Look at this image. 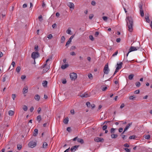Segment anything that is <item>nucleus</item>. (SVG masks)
I'll list each match as a JSON object with an SVG mask.
<instances>
[{"instance_id": "obj_22", "label": "nucleus", "mask_w": 152, "mask_h": 152, "mask_svg": "<svg viewBox=\"0 0 152 152\" xmlns=\"http://www.w3.org/2000/svg\"><path fill=\"white\" fill-rule=\"evenodd\" d=\"M137 138V137L135 135H133L132 136H130L129 137V139H135Z\"/></svg>"}, {"instance_id": "obj_21", "label": "nucleus", "mask_w": 152, "mask_h": 152, "mask_svg": "<svg viewBox=\"0 0 152 152\" xmlns=\"http://www.w3.org/2000/svg\"><path fill=\"white\" fill-rule=\"evenodd\" d=\"M77 142L80 143L81 144H83L84 143L83 140L81 138H78L77 139Z\"/></svg>"}, {"instance_id": "obj_12", "label": "nucleus", "mask_w": 152, "mask_h": 152, "mask_svg": "<svg viewBox=\"0 0 152 152\" xmlns=\"http://www.w3.org/2000/svg\"><path fill=\"white\" fill-rule=\"evenodd\" d=\"M34 98L37 101H39L40 99V96L38 94L35 95Z\"/></svg>"}, {"instance_id": "obj_42", "label": "nucleus", "mask_w": 152, "mask_h": 152, "mask_svg": "<svg viewBox=\"0 0 152 152\" xmlns=\"http://www.w3.org/2000/svg\"><path fill=\"white\" fill-rule=\"evenodd\" d=\"M107 128V126L105 125H104L102 127V129L103 130H105Z\"/></svg>"}, {"instance_id": "obj_8", "label": "nucleus", "mask_w": 152, "mask_h": 152, "mask_svg": "<svg viewBox=\"0 0 152 152\" xmlns=\"http://www.w3.org/2000/svg\"><path fill=\"white\" fill-rule=\"evenodd\" d=\"M79 147V145H75L72 146L70 149L71 151L72 152L75 151Z\"/></svg>"}, {"instance_id": "obj_44", "label": "nucleus", "mask_w": 152, "mask_h": 152, "mask_svg": "<svg viewBox=\"0 0 152 152\" xmlns=\"http://www.w3.org/2000/svg\"><path fill=\"white\" fill-rule=\"evenodd\" d=\"M139 93H140V91L139 90H136L134 92V93L135 94H139Z\"/></svg>"}, {"instance_id": "obj_13", "label": "nucleus", "mask_w": 152, "mask_h": 152, "mask_svg": "<svg viewBox=\"0 0 152 152\" xmlns=\"http://www.w3.org/2000/svg\"><path fill=\"white\" fill-rule=\"evenodd\" d=\"M28 89V87L27 86H26L24 87L23 90V94H25L27 92Z\"/></svg>"}, {"instance_id": "obj_28", "label": "nucleus", "mask_w": 152, "mask_h": 152, "mask_svg": "<svg viewBox=\"0 0 152 152\" xmlns=\"http://www.w3.org/2000/svg\"><path fill=\"white\" fill-rule=\"evenodd\" d=\"M22 145L21 144H18L17 145V148L18 150H20L22 148Z\"/></svg>"}, {"instance_id": "obj_48", "label": "nucleus", "mask_w": 152, "mask_h": 152, "mask_svg": "<svg viewBox=\"0 0 152 152\" xmlns=\"http://www.w3.org/2000/svg\"><path fill=\"white\" fill-rule=\"evenodd\" d=\"M70 55H71L72 56H75V55H76V54L75 53V52H74L73 51L71 52L70 53Z\"/></svg>"}, {"instance_id": "obj_16", "label": "nucleus", "mask_w": 152, "mask_h": 152, "mask_svg": "<svg viewBox=\"0 0 152 152\" xmlns=\"http://www.w3.org/2000/svg\"><path fill=\"white\" fill-rule=\"evenodd\" d=\"M42 120L41 117L40 115H38L37 117V120L39 123Z\"/></svg>"}, {"instance_id": "obj_14", "label": "nucleus", "mask_w": 152, "mask_h": 152, "mask_svg": "<svg viewBox=\"0 0 152 152\" xmlns=\"http://www.w3.org/2000/svg\"><path fill=\"white\" fill-rule=\"evenodd\" d=\"M48 84V82L46 80H44L42 83V86L44 87H46L47 86Z\"/></svg>"}, {"instance_id": "obj_7", "label": "nucleus", "mask_w": 152, "mask_h": 152, "mask_svg": "<svg viewBox=\"0 0 152 152\" xmlns=\"http://www.w3.org/2000/svg\"><path fill=\"white\" fill-rule=\"evenodd\" d=\"M139 44V47H135L133 46H131L129 50V53H130L131 52L137 50L139 48V47L140 46V44Z\"/></svg>"}, {"instance_id": "obj_35", "label": "nucleus", "mask_w": 152, "mask_h": 152, "mask_svg": "<svg viewBox=\"0 0 152 152\" xmlns=\"http://www.w3.org/2000/svg\"><path fill=\"white\" fill-rule=\"evenodd\" d=\"M7 77V75H5L3 77L2 82H4L6 80V78Z\"/></svg>"}, {"instance_id": "obj_41", "label": "nucleus", "mask_w": 152, "mask_h": 152, "mask_svg": "<svg viewBox=\"0 0 152 152\" xmlns=\"http://www.w3.org/2000/svg\"><path fill=\"white\" fill-rule=\"evenodd\" d=\"M89 38L90 39H91V40L92 41H93L94 39V38L93 36H92V35H91L89 36Z\"/></svg>"}, {"instance_id": "obj_9", "label": "nucleus", "mask_w": 152, "mask_h": 152, "mask_svg": "<svg viewBox=\"0 0 152 152\" xmlns=\"http://www.w3.org/2000/svg\"><path fill=\"white\" fill-rule=\"evenodd\" d=\"M132 123L131 122L130 123L128 124L127 126H126L124 129L123 132H122V134H124V132L126 131L130 127V126L132 124Z\"/></svg>"}, {"instance_id": "obj_45", "label": "nucleus", "mask_w": 152, "mask_h": 152, "mask_svg": "<svg viewBox=\"0 0 152 152\" xmlns=\"http://www.w3.org/2000/svg\"><path fill=\"white\" fill-rule=\"evenodd\" d=\"M71 30L69 29H67L66 31V32L68 34H71Z\"/></svg>"}, {"instance_id": "obj_56", "label": "nucleus", "mask_w": 152, "mask_h": 152, "mask_svg": "<svg viewBox=\"0 0 152 152\" xmlns=\"http://www.w3.org/2000/svg\"><path fill=\"white\" fill-rule=\"evenodd\" d=\"M96 4V3L94 1H93L91 2V4L93 6H95Z\"/></svg>"}, {"instance_id": "obj_47", "label": "nucleus", "mask_w": 152, "mask_h": 152, "mask_svg": "<svg viewBox=\"0 0 152 152\" xmlns=\"http://www.w3.org/2000/svg\"><path fill=\"white\" fill-rule=\"evenodd\" d=\"M66 130L67 131L69 132H70L71 131V129L70 127H68L67 128Z\"/></svg>"}, {"instance_id": "obj_23", "label": "nucleus", "mask_w": 152, "mask_h": 152, "mask_svg": "<svg viewBox=\"0 0 152 152\" xmlns=\"http://www.w3.org/2000/svg\"><path fill=\"white\" fill-rule=\"evenodd\" d=\"M134 76V74H130L129 76V79L130 80H132L133 79Z\"/></svg>"}, {"instance_id": "obj_32", "label": "nucleus", "mask_w": 152, "mask_h": 152, "mask_svg": "<svg viewBox=\"0 0 152 152\" xmlns=\"http://www.w3.org/2000/svg\"><path fill=\"white\" fill-rule=\"evenodd\" d=\"M23 110L25 111H26L28 109L26 105H24L23 106Z\"/></svg>"}, {"instance_id": "obj_57", "label": "nucleus", "mask_w": 152, "mask_h": 152, "mask_svg": "<svg viewBox=\"0 0 152 152\" xmlns=\"http://www.w3.org/2000/svg\"><path fill=\"white\" fill-rule=\"evenodd\" d=\"M93 16H94V15L93 14H91L89 15V18L90 19H92V18H93Z\"/></svg>"}, {"instance_id": "obj_1", "label": "nucleus", "mask_w": 152, "mask_h": 152, "mask_svg": "<svg viewBox=\"0 0 152 152\" xmlns=\"http://www.w3.org/2000/svg\"><path fill=\"white\" fill-rule=\"evenodd\" d=\"M126 20L129 31L130 32H132L133 26V21L132 18L131 17L127 16L126 17Z\"/></svg>"}, {"instance_id": "obj_34", "label": "nucleus", "mask_w": 152, "mask_h": 152, "mask_svg": "<svg viewBox=\"0 0 152 152\" xmlns=\"http://www.w3.org/2000/svg\"><path fill=\"white\" fill-rule=\"evenodd\" d=\"M90 95L89 94H88V93L87 94H84V96H83L84 97H86V98H87V97H89L90 96Z\"/></svg>"}, {"instance_id": "obj_20", "label": "nucleus", "mask_w": 152, "mask_h": 152, "mask_svg": "<svg viewBox=\"0 0 152 152\" xmlns=\"http://www.w3.org/2000/svg\"><path fill=\"white\" fill-rule=\"evenodd\" d=\"M48 146V145L46 142H44L43 143V145H42V148H47Z\"/></svg>"}, {"instance_id": "obj_4", "label": "nucleus", "mask_w": 152, "mask_h": 152, "mask_svg": "<svg viewBox=\"0 0 152 152\" xmlns=\"http://www.w3.org/2000/svg\"><path fill=\"white\" fill-rule=\"evenodd\" d=\"M103 71L104 74H107L109 73L110 70L108 68V63L106 64L104 66Z\"/></svg>"}, {"instance_id": "obj_11", "label": "nucleus", "mask_w": 152, "mask_h": 152, "mask_svg": "<svg viewBox=\"0 0 152 152\" xmlns=\"http://www.w3.org/2000/svg\"><path fill=\"white\" fill-rule=\"evenodd\" d=\"M94 140L96 142H99L104 141V139L102 138L97 137L94 138Z\"/></svg>"}, {"instance_id": "obj_58", "label": "nucleus", "mask_w": 152, "mask_h": 152, "mask_svg": "<svg viewBox=\"0 0 152 152\" xmlns=\"http://www.w3.org/2000/svg\"><path fill=\"white\" fill-rule=\"evenodd\" d=\"M123 130V129L122 128H120L118 129V131L119 132H121Z\"/></svg>"}, {"instance_id": "obj_55", "label": "nucleus", "mask_w": 152, "mask_h": 152, "mask_svg": "<svg viewBox=\"0 0 152 152\" xmlns=\"http://www.w3.org/2000/svg\"><path fill=\"white\" fill-rule=\"evenodd\" d=\"M123 134H122V133H121V136L122 138L124 140L125 139V137L126 136V135H123Z\"/></svg>"}, {"instance_id": "obj_31", "label": "nucleus", "mask_w": 152, "mask_h": 152, "mask_svg": "<svg viewBox=\"0 0 152 152\" xmlns=\"http://www.w3.org/2000/svg\"><path fill=\"white\" fill-rule=\"evenodd\" d=\"M65 40V38L64 36H63L61 38V42L63 43Z\"/></svg>"}, {"instance_id": "obj_5", "label": "nucleus", "mask_w": 152, "mask_h": 152, "mask_svg": "<svg viewBox=\"0 0 152 152\" xmlns=\"http://www.w3.org/2000/svg\"><path fill=\"white\" fill-rule=\"evenodd\" d=\"M36 142L33 141H30L28 144L29 147L33 148L36 145Z\"/></svg>"}, {"instance_id": "obj_62", "label": "nucleus", "mask_w": 152, "mask_h": 152, "mask_svg": "<svg viewBox=\"0 0 152 152\" xmlns=\"http://www.w3.org/2000/svg\"><path fill=\"white\" fill-rule=\"evenodd\" d=\"M124 146L128 148L129 147V145L127 143H125L124 145Z\"/></svg>"}, {"instance_id": "obj_17", "label": "nucleus", "mask_w": 152, "mask_h": 152, "mask_svg": "<svg viewBox=\"0 0 152 152\" xmlns=\"http://www.w3.org/2000/svg\"><path fill=\"white\" fill-rule=\"evenodd\" d=\"M68 66L69 65L68 64H66L64 65H62L61 66V68L62 69H64L68 67Z\"/></svg>"}, {"instance_id": "obj_61", "label": "nucleus", "mask_w": 152, "mask_h": 152, "mask_svg": "<svg viewBox=\"0 0 152 152\" xmlns=\"http://www.w3.org/2000/svg\"><path fill=\"white\" fill-rule=\"evenodd\" d=\"M41 110V108L40 107H39L38 108L37 110V111L38 113H39Z\"/></svg>"}, {"instance_id": "obj_29", "label": "nucleus", "mask_w": 152, "mask_h": 152, "mask_svg": "<svg viewBox=\"0 0 152 152\" xmlns=\"http://www.w3.org/2000/svg\"><path fill=\"white\" fill-rule=\"evenodd\" d=\"M140 13L142 17H143L144 15L143 10H140Z\"/></svg>"}, {"instance_id": "obj_15", "label": "nucleus", "mask_w": 152, "mask_h": 152, "mask_svg": "<svg viewBox=\"0 0 152 152\" xmlns=\"http://www.w3.org/2000/svg\"><path fill=\"white\" fill-rule=\"evenodd\" d=\"M38 129H35L34 130V132L33 135L34 136H36L38 134Z\"/></svg>"}, {"instance_id": "obj_54", "label": "nucleus", "mask_w": 152, "mask_h": 152, "mask_svg": "<svg viewBox=\"0 0 152 152\" xmlns=\"http://www.w3.org/2000/svg\"><path fill=\"white\" fill-rule=\"evenodd\" d=\"M118 53V50H117L116 52L114 53L112 55V56H115Z\"/></svg>"}, {"instance_id": "obj_60", "label": "nucleus", "mask_w": 152, "mask_h": 152, "mask_svg": "<svg viewBox=\"0 0 152 152\" xmlns=\"http://www.w3.org/2000/svg\"><path fill=\"white\" fill-rule=\"evenodd\" d=\"M125 104L124 103H122L120 106V108L121 109L123 108L124 107Z\"/></svg>"}, {"instance_id": "obj_26", "label": "nucleus", "mask_w": 152, "mask_h": 152, "mask_svg": "<svg viewBox=\"0 0 152 152\" xmlns=\"http://www.w3.org/2000/svg\"><path fill=\"white\" fill-rule=\"evenodd\" d=\"M6 13V9H4V12L3 13V12H1L0 14H1L2 17L3 18L5 16Z\"/></svg>"}, {"instance_id": "obj_64", "label": "nucleus", "mask_w": 152, "mask_h": 152, "mask_svg": "<svg viewBox=\"0 0 152 152\" xmlns=\"http://www.w3.org/2000/svg\"><path fill=\"white\" fill-rule=\"evenodd\" d=\"M107 89V87H103L102 89V90L103 91H104Z\"/></svg>"}, {"instance_id": "obj_50", "label": "nucleus", "mask_w": 152, "mask_h": 152, "mask_svg": "<svg viewBox=\"0 0 152 152\" xmlns=\"http://www.w3.org/2000/svg\"><path fill=\"white\" fill-rule=\"evenodd\" d=\"M99 32L98 31H96L94 35L96 37H97L99 35Z\"/></svg>"}, {"instance_id": "obj_25", "label": "nucleus", "mask_w": 152, "mask_h": 152, "mask_svg": "<svg viewBox=\"0 0 152 152\" xmlns=\"http://www.w3.org/2000/svg\"><path fill=\"white\" fill-rule=\"evenodd\" d=\"M135 85L136 87H139L141 85L140 83L139 82H136L135 83Z\"/></svg>"}, {"instance_id": "obj_40", "label": "nucleus", "mask_w": 152, "mask_h": 152, "mask_svg": "<svg viewBox=\"0 0 152 152\" xmlns=\"http://www.w3.org/2000/svg\"><path fill=\"white\" fill-rule=\"evenodd\" d=\"M124 150L126 152H130V149L127 148H124Z\"/></svg>"}, {"instance_id": "obj_3", "label": "nucleus", "mask_w": 152, "mask_h": 152, "mask_svg": "<svg viewBox=\"0 0 152 152\" xmlns=\"http://www.w3.org/2000/svg\"><path fill=\"white\" fill-rule=\"evenodd\" d=\"M70 78L71 80H75L77 77V74L74 72L70 73L69 75Z\"/></svg>"}, {"instance_id": "obj_24", "label": "nucleus", "mask_w": 152, "mask_h": 152, "mask_svg": "<svg viewBox=\"0 0 152 152\" xmlns=\"http://www.w3.org/2000/svg\"><path fill=\"white\" fill-rule=\"evenodd\" d=\"M68 121H69L68 118H65L63 122H64V123L65 124H68Z\"/></svg>"}, {"instance_id": "obj_6", "label": "nucleus", "mask_w": 152, "mask_h": 152, "mask_svg": "<svg viewBox=\"0 0 152 152\" xmlns=\"http://www.w3.org/2000/svg\"><path fill=\"white\" fill-rule=\"evenodd\" d=\"M39 56V54L38 52H34L31 54V57L35 59V58H38Z\"/></svg>"}, {"instance_id": "obj_46", "label": "nucleus", "mask_w": 152, "mask_h": 152, "mask_svg": "<svg viewBox=\"0 0 152 152\" xmlns=\"http://www.w3.org/2000/svg\"><path fill=\"white\" fill-rule=\"evenodd\" d=\"M102 18L104 21H106L107 19V17L106 16H104Z\"/></svg>"}, {"instance_id": "obj_37", "label": "nucleus", "mask_w": 152, "mask_h": 152, "mask_svg": "<svg viewBox=\"0 0 152 152\" xmlns=\"http://www.w3.org/2000/svg\"><path fill=\"white\" fill-rule=\"evenodd\" d=\"M87 106L89 108L91 107V104L90 102H87L86 103Z\"/></svg>"}, {"instance_id": "obj_39", "label": "nucleus", "mask_w": 152, "mask_h": 152, "mask_svg": "<svg viewBox=\"0 0 152 152\" xmlns=\"http://www.w3.org/2000/svg\"><path fill=\"white\" fill-rule=\"evenodd\" d=\"M88 78L90 79H92L93 78V76L91 74L89 73L88 75Z\"/></svg>"}, {"instance_id": "obj_63", "label": "nucleus", "mask_w": 152, "mask_h": 152, "mask_svg": "<svg viewBox=\"0 0 152 152\" xmlns=\"http://www.w3.org/2000/svg\"><path fill=\"white\" fill-rule=\"evenodd\" d=\"M66 83V79H64L62 81V83L63 84H65Z\"/></svg>"}, {"instance_id": "obj_38", "label": "nucleus", "mask_w": 152, "mask_h": 152, "mask_svg": "<svg viewBox=\"0 0 152 152\" xmlns=\"http://www.w3.org/2000/svg\"><path fill=\"white\" fill-rule=\"evenodd\" d=\"M150 138V135L149 134L146 135L145 137V138L147 140H148Z\"/></svg>"}, {"instance_id": "obj_33", "label": "nucleus", "mask_w": 152, "mask_h": 152, "mask_svg": "<svg viewBox=\"0 0 152 152\" xmlns=\"http://www.w3.org/2000/svg\"><path fill=\"white\" fill-rule=\"evenodd\" d=\"M139 7L140 8V10L142 9V3H140L139 4Z\"/></svg>"}, {"instance_id": "obj_52", "label": "nucleus", "mask_w": 152, "mask_h": 152, "mask_svg": "<svg viewBox=\"0 0 152 152\" xmlns=\"http://www.w3.org/2000/svg\"><path fill=\"white\" fill-rule=\"evenodd\" d=\"M71 42H70V41H69V40H68V41L66 42V46L67 47V48L68 47V46L67 45H69L70 43H71Z\"/></svg>"}, {"instance_id": "obj_10", "label": "nucleus", "mask_w": 152, "mask_h": 152, "mask_svg": "<svg viewBox=\"0 0 152 152\" xmlns=\"http://www.w3.org/2000/svg\"><path fill=\"white\" fill-rule=\"evenodd\" d=\"M67 5L70 8L74 9V5L73 3L69 2L67 3Z\"/></svg>"}, {"instance_id": "obj_27", "label": "nucleus", "mask_w": 152, "mask_h": 152, "mask_svg": "<svg viewBox=\"0 0 152 152\" xmlns=\"http://www.w3.org/2000/svg\"><path fill=\"white\" fill-rule=\"evenodd\" d=\"M145 19L146 20V21L147 22L149 23L150 21V20L149 18V17L148 15L147 16H145Z\"/></svg>"}, {"instance_id": "obj_18", "label": "nucleus", "mask_w": 152, "mask_h": 152, "mask_svg": "<svg viewBox=\"0 0 152 152\" xmlns=\"http://www.w3.org/2000/svg\"><path fill=\"white\" fill-rule=\"evenodd\" d=\"M8 114L12 116L14 114V111L12 110H10L8 112Z\"/></svg>"}, {"instance_id": "obj_2", "label": "nucleus", "mask_w": 152, "mask_h": 152, "mask_svg": "<svg viewBox=\"0 0 152 152\" xmlns=\"http://www.w3.org/2000/svg\"><path fill=\"white\" fill-rule=\"evenodd\" d=\"M123 65V63L122 62H120L119 64H117V65H118L117 67H116L115 71L114 73V74L110 78L113 77V76H114L115 75L118 71V70L119 69L121 68L122 66V65Z\"/></svg>"}, {"instance_id": "obj_53", "label": "nucleus", "mask_w": 152, "mask_h": 152, "mask_svg": "<svg viewBox=\"0 0 152 152\" xmlns=\"http://www.w3.org/2000/svg\"><path fill=\"white\" fill-rule=\"evenodd\" d=\"M53 36H52V34H49L47 37L49 39H50L52 38Z\"/></svg>"}, {"instance_id": "obj_49", "label": "nucleus", "mask_w": 152, "mask_h": 152, "mask_svg": "<svg viewBox=\"0 0 152 152\" xmlns=\"http://www.w3.org/2000/svg\"><path fill=\"white\" fill-rule=\"evenodd\" d=\"M12 98L13 100H14L15 98V94H12Z\"/></svg>"}, {"instance_id": "obj_51", "label": "nucleus", "mask_w": 152, "mask_h": 152, "mask_svg": "<svg viewBox=\"0 0 152 152\" xmlns=\"http://www.w3.org/2000/svg\"><path fill=\"white\" fill-rule=\"evenodd\" d=\"M74 37V35H73L72 36L70 37V38H69V40L70 41V42H71L72 41V39Z\"/></svg>"}, {"instance_id": "obj_30", "label": "nucleus", "mask_w": 152, "mask_h": 152, "mask_svg": "<svg viewBox=\"0 0 152 152\" xmlns=\"http://www.w3.org/2000/svg\"><path fill=\"white\" fill-rule=\"evenodd\" d=\"M20 69H21V68H20V67L19 66H18L16 68V72H18V73H19L20 72Z\"/></svg>"}, {"instance_id": "obj_19", "label": "nucleus", "mask_w": 152, "mask_h": 152, "mask_svg": "<svg viewBox=\"0 0 152 152\" xmlns=\"http://www.w3.org/2000/svg\"><path fill=\"white\" fill-rule=\"evenodd\" d=\"M118 135L117 134H113L111 135V137L112 138H116L118 137Z\"/></svg>"}, {"instance_id": "obj_36", "label": "nucleus", "mask_w": 152, "mask_h": 152, "mask_svg": "<svg viewBox=\"0 0 152 152\" xmlns=\"http://www.w3.org/2000/svg\"><path fill=\"white\" fill-rule=\"evenodd\" d=\"M115 129L113 128H112L110 129V132L112 134H113L115 133Z\"/></svg>"}, {"instance_id": "obj_43", "label": "nucleus", "mask_w": 152, "mask_h": 152, "mask_svg": "<svg viewBox=\"0 0 152 152\" xmlns=\"http://www.w3.org/2000/svg\"><path fill=\"white\" fill-rule=\"evenodd\" d=\"M135 97L134 96H131L129 97V99L131 100H133Z\"/></svg>"}, {"instance_id": "obj_59", "label": "nucleus", "mask_w": 152, "mask_h": 152, "mask_svg": "<svg viewBox=\"0 0 152 152\" xmlns=\"http://www.w3.org/2000/svg\"><path fill=\"white\" fill-rule=\"evenodd\" d=\"M26 78V76L25 75H22L21 76V78L22 80L25 79Z\"/></svg>"}]
</instances>
